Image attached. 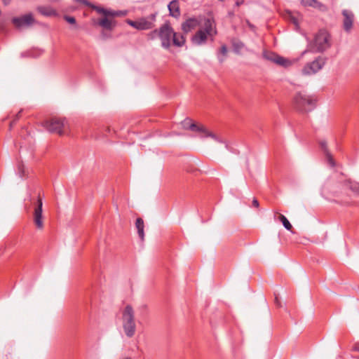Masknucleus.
<instances>
[{"mask_svg": "<svg viewBox=\"0 0 359 359\" xmlns=\"http://www.w3.org/2000/svg\"><path fill=\"white\" fill-rule=\"evenodd\" d=\"M93 10L97 13L102 15V18L97 20V25L106 30H112L116 25V21L114 20L116 17H124L128 14V11H114L110 8L94 6Z\"/></svg>", "mask_w": 359, "mask_h": 359, "instance_id": "1", "label": "nucleus"}, {"mask_svg": "<svg viewBox=\"0 0 359 359\" xmlns=\"http://www.w3.org/2000/svg\"><path fill=\"white\" fill-rule=\"evenodd\" d=\"M216 34L217 29L215 21L212 19L207 18L205 20L203 27L192 36L191 41L194 44L201 46L205 43L208 39L213 41Z\"/></svg>", "mask_w": 359, "mask_h": 359, "instance_id": "2", "label": "nucleus"}, {"mask_svg": "<svg viewBox=\"0 0 359 359\" xmlns=\"http://www.w3.org/2000/svg\"><path fill=\"white\" fill-rule=\"evenodd\" d=\"M330 46V36L329 33L324 30H320L315 36L313 43L309 45L308 49L302 52V55H305L309 51L323 52Z\"/></svg>", "mask_w": 359, "mask_h": 359, "instance_id": "3", "label": "nucleus"}, {"mask_svg": "<svg viewBox=\"0 0 359 359\" xmlns=\"http://www.w3.org/2000/svg\"><path fill=\"white\" fill-rule=\"evenodd\" d=\"M122 324L126 335L133 337L136 331L135 312L130 305H127L122 311Z\"/></svg>", "mask_w": 359, "mask_h": 359, "instance_id": "4", "label": "nucleus"}, {"mask_svg": "<svg viewBox=\"0 0 359 359\" xmlns=\"http://www.w3.org/2000/svg\"><path fill=\"white\" fill-rule=\"evenodd\" d=\"M316 99L314 96L298 93L293 99L294 107L300 111H310L316 107Z\"/></svg>", "mask_w": 359, "mask_h": 359, "instance_id": "5", "label": "nucleus"}, {"mask_svg": "<svg viewBox=\"0 0 359 359\" xmlns=\"http://www.w3.org/2000/svg\"><path fill=\"white\" fill-rule=\"evenodd\" d=\"M43 126L50 133L59 135L67 134L69 127L66 118H53L43 123Z\"/></svg>", "mask_w": 359, "mask_h": 359, "instance_id": "6", "label": "nucleus"}, {"mask_svg": "<svg viewBox=\"0 0 359 359\" xmlns=\"http://www.w3.org/2000/svg\"><path fill=\"white\" fill-rule=\"evenodd\" d=\"M157 13H152L147 17L141 18L137 20H127L126 22L137 30H147L155 27Z\"/></svg>", "mask_w": 359, "mask_h": 359, "instance_id": "7", "label": "nucleus"}, {"mask_svg": "<svg viewBox=\"0 0 359 359\" xmlns=\"http://www.w3.org/2000/svg\"><path fill=\"white\" fill-rule=\"evenodd\" d=\"M325 64V59L318 56L312 62L306 63L302 68V73L305 76L315 74L323 67Z\"/></svg>", "mask_w": 359, "mask_h": 359, "instance_id": "8", "label": "nucleus"}, {"mask_svg": "<svg viewBox=\"0 0 359 359\" xmlns=\"http://www.w3.org/2000/svg\"><path fill=\"white\" fill-rule=\"evenodd\" d=\"M174 34V30L168 23H165L159 28L158 37L161 41V46L164 48H169L171 45V39Z\"/></svg>", "mask_w": 359, "mask_h": 359, "instance_id": "9", "label": "nucleus"}, {"mask_svg": "<svg viewBox=\"0 0 359 359\" xmlns=\"http://www.w3.org/2000/svg\"><path fill=\"white\" fill-rule=\"evenodd\" d=\"M263 57L264 59L283 67H287L292 65L290 60L280 56L273 52L264 51Z\"/></svg>", "mask_w": 359, "mask_h": 359, "instance_id": "10", "label": "nucleus"}, {"mask_svg": "<svg viewBox=\"0 0 359 359\" xmlns=\"http://www.w3.org/2000/svg\"><path fill=\"white\" fill-rule=\"evenodd\" d=\"M34 22L35 19L32 13H27L20 17H15L12 19V23L18 29L29 27Z\"/></svg>", "mask_w": 359, "mask_h": 359, "instance_id": "11", "label": "nucleus"}, {"mask_svg": "<svg viewBox=\"0 0 359 359\" xmlns=\"http://www.w3.org/2000/svg\"><path fill=\"white\" fill-rule=\"evenodd\" d=\"M42 206H43V202L42 200L39 198L36 202V205L34 208V222L36 225V226L41 229L43 227V217H42Z\"/></svg>", "mask_w": 359, "mask_h": 359, "instance_id": "12", "label": "nucleus"}, {"mask_svg": "<svg viewBox=\"0 0 359 359\" xmlns=\"http://www.w3.org/2000/svg\"><path fill=\"white\" fill-rule=\"evenodd\" d=\"M344 16L343 28L346 32H350L353 27L354 21V14L349 10L344 9L342 11Z\"/></svg>", "mask_w": 359, "mask_h": 359, "instance_id": "13", "label": "nucleus"}, {"mask_svg": "<svg viewBox=\"0 0 359 359\" xmlns=\"http://www.w3.org/2000/svg\"><path fill=\"white\" fill-rule=\"evenodd\" d=\"M189 128L191 131L198 133L201 137H211L212 138L217 140V137L213 133L210 132L203 125H197L196 123H191V124H190Z\"/></svg>", "mask_w": 359, "mask_h": 359, "instance_id": "14", "label": "nucleus"}, {"mask_svg": "<svg viewBox=\"0 0 359 359\" xmlns=\"http://www.w3.org/2000/svg\"><path fill=\"white\" fill-rule=\"evenodd\" d=\"M198 25L199 21L196 18H189L182 25V29L184 32L187 33L196 28Z\"/></svg>", "mask_w": 359, "mask_h": 359, "instance_id": "15", "label": "nucleus"}, {"mask_svg": "<svg viewBox=\"0 0 359 359\" xmlns=\"http://www.w3.org/2000/svg\"><path fill=\"white\" fill-rule=\"evenodd\" d=\"M36 10L43 16L51 17L57 15L56 10L51 6H40L36 8Z\"/></svg>", "mask_w": 359, "mask_h": 359, "instance_id": "16", "label": "nucleus"}, {"mask_svg": "<svg viewBox=\"0 0 359 359\" xmlns=\"http://www.w3.org/2000/svg\"><path fill=\"white\" fill-rule=\"evenodd\" d=\"M168 7L171 16L177 18L180 15L179 3L177 0L170 1Z\"/></svg>", "mask_w": 359, "mask_h": 359, "instance_id": "17", "label": "nucleus"}, {"mask_svg": "<svg viewBox=\"0 0 359 359\" xmlns=\"http://www.w3.org/2000/svg\"><path fill=\"white\" fill-rule=\"evenodd\" d=\"M135 226L137 228V233H138L140 238L142 241H143L144 238V221L142 218L139 217L136 219Z\"/></svg>", "mask_w": 359, "mask_h": 359, "instance_id": "18", "label": "nucleus"}, {"mask_svg": "<svg viewBox=\"0 0 359 359\" xmlns=\"http://www.w3.org/2000/svg\"><path fill=\"white\" fill-rule=\"evenodd\" d=\"M172 40L173 45L177 47H182L185 43V38L184 36L175 32Z\"/></svg>", "mask_w": 359, "mask_h": 359, "instance_id": "19", "label": "nucleus"}, {"mask_svg": "<svg viewBox=\"0 0 359 359\" xmlns=\"http://www.w3.org/2000/svg\"><path fill=\"white\" fill-rule=\"evenodd\" d=\"M320 144L321 148L323 149V151L325 154L326 158H327L328 163L330 165L331 167H334L335 165V163H334V161L333 158L332 157L330 153L328 151V150L327 149V142L325 141H321L320 142Z\"/></svg>", "mask_w": 359, "mask_h": 359, "instance_id": "20", "label": "nucleus"}, {"mask_svg": "<svg viewBox=\"0 0 359 359\" xmlns=\"http://www.w3.org/2000/svg\"><path fill=\"white\" fill-rule=\"evenodd\" d=\"M301 3L305 7L310 6L320 9L324 7L318 0H301Z\"/></svg>", "mask_w": 359, "mask_h": 359, "instance_id": "21", "label": "nucleus"}, {"mask_svg": "<svg viewBox=\"0 0 359 359\" xmlns=\"http://www.w3.org/2000/svg\"><path fill=\"white\" fill-rule=\"evenodd\" d=\"M279 220L282 222L283 225L284 226V227L288 230V231H291L292 229V224H290V222L288 221V219L286 218V217H285L283 215H280L279 217Z\"/></svg>", "mask_w": 359, "mask_h": 359, "instance_id": "22", "label": "nucleus"}, {"mask_svg": "<svg viewBox=\"0 0 359 359\" xmlns=\"http://www.w3.org/2000/svg\"><path fill=\"white\" fill-rule=\"evenodd\" d=\"M349 189L353 192L356 193L359 195V183L358 182H350L349 183Z\"/></svg>", "mask_w": 359, "mask_h": 359, "instance_id": "23", "label": "nucleus"}, {"mask_svg": "<svg viewBox=\"0 0 359 359\" xmlns=\"http://www.w3.org/2000/svg\"><path fill=\"white\" fill-rule=\"evenodd\" d=\"M191 123H193L191 122V120L189 119V118H187L184 121L182 122V127L184 129H189V127L190 124H191Z\"/></svg>", "mask_w": 359, "mask_h": 359, "instance_id": "24", "label": "nucleus"}, {"mask_svg": "<svg viewBox=\"0 0 359 359\" xmlns=\"http://www.w3.org/2000/svg\"><path fill=\"white\" fill-rule=\"evenodd\" d=\"M158 32L159 29H154V31L151 32L148 34L149 38L151 39H154L156 36H158Z\"/></svg>", "mask_w": 359, "mask_h": 359, "instance_id": "25", "label": "nucleus"}, {"mask_svg": "<svg viewBox=\"0 0 359 359\" xmlns=\"http://www.w3.org/2000/svg\"><path fill=\"white\" fill-rule=\"evenodd\" d=\"M244 45L241 42H237L233 43V47L236 51H238L243 48Z\"/></svg>", "mask_w": 359, "mask_h": 359, "instance_id": "26", "label": "nucleus"}, {"mask_svg": "<svg viewBox=\"0 0 359 359\" xmlns=\"http://www.w3.org/2000/svg\"><path fill=\"white\" fill-rule=\"evenodd\" d=\"M290 20L291 22H292L295 26H298L299 25V21H298V19L294 17V15H292L291 13H290Z\"/></svg>", "mask_w": 359, "mask_h": 359, "instance_id": "27", "label": "nucleus"}, {"mask_svg": "<svg viewBox=\"0 0 359 359\" xmlns=\"http://www.w3.org/2000/svg\"><path fill=\"white\" fill-rule=\"evenodd\" d=\"M65 20L70 23V24H75L76 23V20L74 17H72V16H68V15H65Z\"/></svg>", "mask_w": 359, "mask_h": 359, "instance_id": "28", "label": "nucleus"}, {"mask_svg": "<svg viewBox=\"0 0 359 359\" xmlns=\"http://www.w3.org/2000/svg\"><path fill=\"white\" fill-rule=\"evenodd\" d=\"M227 53V48L225 45H223L220 48V53L223 55H226Z\"/></svg>", "mask_w": 359, "mask_h": 359, "instance_id": "29", "label": "nucleus"}, {"mask_svg": "<svg viewBox=\"0 0 359 359\" xmlns=\"http://www.w3.org/2000/svg\"><path fill=\"white\" fill-rule=\"evenodd\" d=\"M353 351L359 352V341L355 342L352 348Z\"/></svg>", "mask_w": 359, "mask_h": 359, "instance_id": "30", "label": "nucleus"}, {"mask_svg": "<svg viewBox=\"0 0 359 359\" xmlns=\"http://www.w3.org/2000/svg\"><path fill=\"white\" fill-rule=\"evenodd\" d=\"M22 111H20L18 112V114L16 115V117L15 118L11 123V127H12L13 124H14L18 120V118H20V113H21Z\"/></svg>", "mask_w": 359, "mask_h": 359, "instance_id": "31", "label": "nucleus"}, {"mask_svg": "<svg viewBox=\"0 0 359 359\" xmlns=\"http://www.w3.org/2000/svg\"><path fill=\"white\" fill-rule=\"evenodd\" d=\"M18 172H20V177H22L23 176V165H19L18 166Z\"/></svg>", "mask_w": 359, "mask_h": 359, "instance_id": "32", "label": "nucleus"}, {"mask_svg": "<svg viewBox=\"0 0 359 359\" xmlns=\"http://www.w3.org/2000/svg\"><path fill=\"white\" fill-rule=\"evenodd\" d=\"M252 205L255 206V208L259 207V201L256 198H254L252 200Z\"/></svg>", "mask_w": 359, "mask_h": 359, "instance_id": "33", "label": "nucleus"}, {"mask_svg": "<svg viewBox=\"0 0 359 359\" xmlns=\"http://www.w3.org/2000/svg\"><path fill=\"white\" fill-rule=\"evenodd\" d=\"M74 1L76 2L81 3V4H85V5L88 4V3L86 0H74Z\"/></svg>", "mask_w": 359, "mask_h": 359, "instance_id": "34", "label": "nucleus"}, {"mask_svg": "<svg viewBox=\"0 0 359 359\" xmlns=\"http://www.w3.org/2000/svg\"><path fill=\"white\" fill-rule=\"evenodd\" d=\"M275 302H276V305H277L278 306H280V302H279V300H278V297H275Z\"/></svg>", "mask_w": 359, "mask_h": 359, "instance_id": "35", "label": "nucleus"}, {"mask_svg": "<svg viewBox=\"0 0 359 359\" xmlns=\"http://www.w3.org/2000/svg\"><path fill=\"white\" fill-rule=\"evenodd\" d=\"M243 3V1H239V0H238V1L236 2V6H240V5H241Z\"/></svg>", "mask_w": 359, "mask_h": 359, "instance_id": "36", "label": "nucleus"}, {"mask_svg": "<svg viewBox=\"0 0 359 359\" xmlns=\"http://www.w3.org/2000/svg\"><path fill=\"white\" fill-rule=\"evenodd\" d=\"M2 1L5 5H8L11 2V0H2Z\"/></svg>", "mask_w": 359, "mask_h": 359, "instance_id": "37", "label": "nucleus"}, {"mask_svg": "<svg viewBox=\"0 0 359 359\" xmlns=\"http://www.w3.org/2000/svg\"><path fill=\"white\" fill-rule=\"evenodd\" d=\"M0 30L1 31H4V25H3V23L0 22Z\"/></svg>", "mask_w": 359, "mask_h": 359, "instance_id": "38", "label": "nucleus"}, {"mask_svg": "<svg viewBox=\"0 0 359 359\" xmlns=\"http://www.w3.org/2000/svg\"><path fill=\"white\" fill-rule=\"evenodd\" d=\"M218 58H219V60L220 62H222L224 61L223 58H221L219 57H218Z\"/></svg>", "mask_w": 359, "mask_h": 359, "instance_id": "39", "label": "nucleus"}, {"mask_svg": "<svg viewBox=\"0 0 359 359\" xmlns=\"http://www.w3.org/2000/svg\"><path fill=\"white\" fill-rule=\"evenodd\" d=\"M121 359H132L130 357H124L123 358H121Z\"/></svg>", "mask_w": 359, "mask_h": 359, "instance_id": "40", "label": "nucleus"}]
</instances>
